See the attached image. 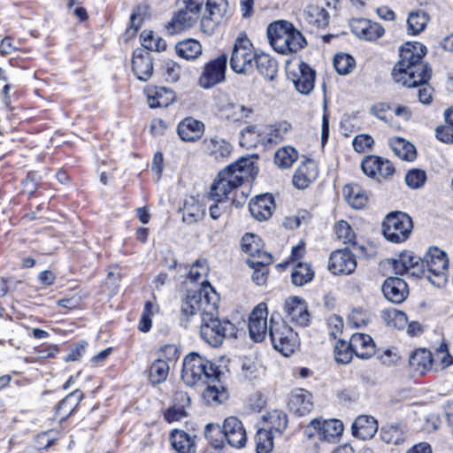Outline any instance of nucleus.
<instances>
[{
    "instance_id": "obj_45",
    "label": "nucleus",
    "mask_w": 453,
    "mask_h": 453,
    "mask_svg": "<svg viewBox=\"0 0 453 453\" xmlns=\"http://www.w3.org/2000/svg\"><path fill=\"white\" fill-rule=\"evenodd\" d=\"M140 38L142 47L148 50L160 52L166 49V42L152 31H142Z\"/></svg>"
},
{
    "instance_id": "obj_18",
    "label": "nucleus",
    "mask_w": 453,
    "mask_h": 453,
    "mask_svg": "<svg viewBox=\"0 0 453 453\" xmlns=\"http://www.w3.org/2000/svg\"><path fill=\"white\" fill-rule=\"evenodd\" d=\"M393 269L396 274L410 273L411 276L418 277L421 273V259L413 255L411 251L401 253L397 258L393 260Z\"/></svg>"
},
{
    "instance_id": "obj_16",
    "label": "nucleus",
    "mask_w": 453,
    "mask_h": 453,
    "mask_svg": "<svg viewBox=\"0 0 453 453\" xmlns=\"http://www.w3.org/2000/svg\"><path fill=\"white\" fill-rule=\"evenodd\" d=\"M285 317L291 322L306 326L310 314L305 301L298 296H290L284 303Z\"/></svg>"
},
{
    "instance_id": "obj_12",
    "label": "nucleus",
    "mask_w": 453,
    "mask_h": 453,
    "mask_svg": "<svg viewBox=\"0 0 453 453\" xmlns=\"http://www.w3.org/2000/svg\"><path fill=\"white\" fill-rule=\"evenodd\" d=\"M290 129L291 125L287 121H283L265 127L250 126L246 132L247 134H257V136L261 141V144L266 146L282 142Z\"/></svg>"
},
{
    "instance_id": "obj_8",
    "label": "nucleus",
    "mask_w": 453,
    "mask_h": 453,
    "mask_svg": "<svg viewBox=\"0 0 453 453\" xmlns=\"http://www.w3.org/2000/svg\"><path fill=\"white\" fill-rule=\"evenodd\" d=\"M256 52L250 39L244 35H239L234 42L229 65L231 69L238 74L250 73L254 66Z\"/></svg>"
},
{
    "instance_id": "obj_57",
    "label": "nucleus",
    "mask_w": 453,
    "mask_h": 453,
    "mask_svg": "<svg viewBox=\"0 0 453 453\" xmlns=\"http://www.w3.org/2000/svg\"><path fill=\"white\" fill-rule=\"evenodd\" d=\"M260 238L253 234H246L242 238V250L250 255V257L256 255L261 248Z\"/></svg>"
},
{
    "instance_id": "obj_47",
    "label": "nucleus",
    "mask_w": 453,
    "mask_h": 453,
    "mask_svg": "<svg viewBox=\"0 0 453 453\" xmlns=\"http://www.w3.org/2000/svg\"><path fill=\"white\" fill-rule=\"evenodd\" d=\"M227 10V2L226 0H207L205 6V17L219 22Z\"/></svg>"
},
{
    "instance_id": "obj_25",
    "label": "nucleus",
    "mask_w": 453,
    "mask_h": 453,
    "mask_svg": "<svg viewBox=\"0 0 453 453\" xmlns=\"http://www.w3.org/2000/svg\"><path fill=\"white\" fill-rule=\"evenodd\" d=\"M144 93L150 108L167 107L175 99L174 92L165 87L150 86L145 88Z\"/></svg>"
},
{
    "instance_id": "obj_37",
    "label": "nucleus",
    "mask_w": 453,
    "mask_h": 453,
    "mask_svg": "<svg viewBox=\"0 0 453 453\" xmlns=\"http://www.w3.org/2000/svg\"><path fill=\"white\" fill-rule=\"evenodd\" d=\"M175 400L182 403L181 406L173 405L170 407L165 412V419L168 423L180 421L183 418L187 417V411L185 410L186 406L189 405V397L184 392H179L175 395Z\"/></svg>"
},
{
    "instance_id": "obj_34",
    "label": "nucleus",
    "mask_w": 453,
    "mask_h": 453,
    "mask_svg": "<svg viewBox=\"0 0 453 453\" xmlns=\"http://www.w3.org/2000/svg\"><path fill=\"white\" fill-rule=\"evenodd\" d=\"M346 201L355 209L365 207L368 197L366 192L357 184H348L343 188Z\"/></svg>"
},
{
    "instance_id": "obj_60",
    "label": "nucleus",
    "mask_w": 453,
    "mask_h": 453,
    "mask_svg": "<svg viewBox=\"0 0 453 453\" xmlns=\"http://www.w3.org/2000/svg\"><path fill=\"white\" fill-rule=\"evenodd\" d=\"M380 435L381 439L388 444L398 445L403 441L402 432L395 426L383 428Z\"/></svg>"
},
{
    "instance_id": "obj_15",
    "label": "nucleus",
    "mask_w": 453,
    "mask_h": 453,
    "mask_svg": "<svg viewBox=\"0 0 453 453\" xmlns=\"http://www.w3.org/2000/svg\"><path fill=\"white\" fill-rule=\"evenodd\" d=\"M314 429L319 439L328 442L334 441L343 432V425L340 420H319L313 419L307 426V430Z\"/></svg>"
},
{
    "instance_id": "obj_1",
    "label": "nucleus",
    "mask_w": 453,
    "mask_h": 453,
    "mask_svg": "<svg viewBox=\"0 0 453 453\" xmlns=\"http://www.w3.org/2000/svg\"><path fill=\"white\" fill-rule=\"evenodd\" d=\"M219 296L212 287L204 285L199 291H188L181 304V312L188 319L200 314V336L212 347L221 345L226 337L235 333L233 323L219 319Z\"/></svg>"
},
{
    "instance_id": "obj_31",
    "label": "nucleus",
    "mask_w": 453,
    "mask_h": 453,
    "mask_svg": "<svg viewBox=\"0 0 453 453\" xmlns=\"http://www.w3.org/2000/svg\"><path fill=\"white\" fill-rule=\"evenodd\" d=\"M196 436H193L183 430L174 429L170 434L169 441L172 447L178 453H195Z\"/></svg>"
},
{
    "instance_id": "obj_53",
    "label": "nucleus",
    "mask_w": 453,
    "mask_h": 453,
    "mask_svg": "<svg viewBox=\"0 0 453 453\" xmlns=\"http://www.w3.org/2000/svg\"><path fill=\"white\" fill-rule=\"evenodd\" d=\"M433 366L435 370L445 369L453 363V357L449 353L447 346L441 344L433 354Z\"/></svg>"
},
{
    "instance_id": "obj_51",
    "label": "nucleus",
    "mask_w": 453,
    "mask_h": 453,
    "mask_svg": "<svg viewBox=\"0 0 453 453\" xmlns=\"http://www.w3.org/2000/svg\"><path fill=\"white\" fill-rule=\"evenodd\" d=\"M208 265L205 260H196L189 269L188 279L192 282H198L201 280L202 286L197 290L199 291L204 285H210L204 280L208 273Z\"/></svg>"
},
{
    "instance_id": "obj_38",
    "label": "nucleus",
    "mask_w": 453,
    "mask_h": 453,
    "mask_svg": "<svg viewBox=\"0 0 453 453\" xmlns=\"http://www.w3.org/2000/svg\"><path fill=\"white\" fill-rule=\"evenodd\" d=\"M259 73L269 81H273L277 73V63L267 54H256L254 60Z\"/></svg>"
},
{
    "instance_id": "obj_32",
    "label": "nucleus",
    "mask_w": 453,
    "mask_h": 453,
    "mask_svg": "<svg viewBox=\"0 0 453 453\" xmlns=\"http://www.w3.org/2000/svg\"><path fill=\"white\" fill-rule=\"evenodd\" d=\"M303 19L311 26L317 28H325L329 24V13L321 5L309 4L303 11Z\"/></svg>"
},
{
    "instance_id": "obj_19",
    "label": "nucleus",
    "mask_w": 453,
    "mask_h": 453,
    "mask_svg": "<svg viewBox=\"0 0 453 453\" xmlns=\"http://www.w3.org/2000/svg\"><path fill=\"white\" fill-rule=\"evenodd\" d=\"M288 408L297 416H305L313 409L312 395L303 388L294 389L288 398Z\"/></svg>"
},
{
    "instance_id": "obj_44",
    "label": "nucleus",
    "mask_w": 453,
    "mask_h": 453,
    "mask_svg": "<svg viewBox=\"0 0 453 453\" xmlns=\"http://www.w3.org/2000/svg\"><path fill=\"white\" fill-rule=\"evenodd\" d=\"M381 318L388 326L397 329L404 328L408 322L406 314L396 309L381 311Z\"/></svg>"
},
{
    "instance_id": "obj_54",
    "label": "nucleus",
    "mask_w": 453,
    "mask_h": 453,
    "mask_svg": "<svg viewBox=\"0 0 453 453\" xmlns=\"http://www.w3.org/2000/svg\"><path fill=\"white\" fill-rule=\"evenodd\" d=\"M157 311V307L151 301L145 303L141 319L139 321L138 329L142 333L150 331L152 325V316Z\"/></svg>"
},
{
    "instance_id": "obj_5",
    "label": "nucleus",
    "mask_w": 453,
    "mask_h": 453,
    "mask_svg": "<svg viewBox=\"0 0 453 453\" xmlns=\"http://www.w3.org/2000/svg\"><path fill=\"white\" fill-rule=\"evenodd\" d=\"M219 376L217 367L209 360L196 353L185 357L182 365L181 378L188 386L198 383L213 382Z\"/></svg>"
},
{
    "instance_id": "obj_48",
    "label": "nucleus",
    "mask_w": 453,
    "mask_h": 453,
    "mask_svg": "<svg viewBox=\"0 0 453 453\" xmlns=\"http://www.w3.org/2000/svg\"><path fill=\"white\" fill-rule=\"evenodd\" d=\"M256 449L257 453H271L273 448V435L267 428H261L257 432Z\"/></svg>"
},
{
    "instance_id": "obj_17",
    "label": "nucleus",
    "mask_w": 453,
    "mask_h": 453,
    "mask_svg": "<svg viewBox=\"0 0 453 453\" xmlns=\"http://www.w3.org/2000/svg\"><path fill=\"white\" fill-rule=\"evenodd\" d=\"M223 432L227 442L232 447L237 449L244 447L247 441V434L242 421L237 418H226L223 424Z\"/></svg>"
},
{
    "instance_id": "obj_39",
    "label": "nucleus",
    "mask_w": 453,
    "mask_h": 453,
    "mask_svg": "<svg viewBox=\"0 0 453 453\" xmlns=\"http://www.w3.org/2000/svg\"><path fill=\"white\" fill-rule=\"evenodd\" d=\"M314 278V272L310 264L299 262L293 269L291 281L295 286L302 287L311 282Z\"/></svg>"
},
{
    "instance_id": "obj_41",
    "label": "nucleus",
    "mask_w": 453,
    "mask_h": 453,
    "mask_svg": "<svg viewBox=\"0 0 453 453\" xmlns=\"http://www.w3.org/2000/svg\"><path fill=\"white\" fill-rule=\"evenodd\" d=\"M207 388L203 392V398L208 404H220L228 398V392L226 389L219 385H210L207 383Z\"/></svg>"
},
{
    "instance_id": "obj_59",
    "label": "nucleus",
    "mask_w": 453,
    "mask_h": 453,
    "mask_svg": "<svg viewBox=\"0 0 453 453\" xmlns=\"http://www.w3.org/2000/svg\"><path fill=\"white\" fill-rule=\"evenodd\" d=\"M150 16L149 8L146 5H139L134 9L130 17L131 27L134 32H136L142 26V22Z\"/></svg>"
},
{
    "instance_id": "obj_62",
    "label": "nucleus",
    "mask_w": 453,
    "mask_h": 453,
    "mask_svg": "<svg viewBox=\"0 0 453 453\" xmlns=\"http://www.w3.org/2000/svg\"><path fill=\"white\" fill-rule=\"evenodd\" d=\"M380 157L377 156H368L366 157L361 164V168L363 172L370 177H376L379 168Z\"/></svg>"
},
{
    "instance_id": "obj_29",
    "label": "nucleus",
    "mask_w": 453,
    "mask_h": 453,
    "mask_svg": "<svg viewBox=\"0 0 453 453\" xmlns=\"http://www.w3.org/2000/svg\"><path fill=\"white\" fill-rule=\"evenodd\" d=\"M352 351L361 359H368L375 353V344L372 337L365 334H354L350 337Z\"/></svg>"
},
{
    "instance_id": "obj_24",
    "label": "nucleus",
    "mask_w": 453,
    "mask_h": 453,
    "mask_svg": "<svg viewBox=\"0 0 453 453\" xmlns=\"http://www.w3.org/2000/svg\"><path fill=\"white\" fill-rule=\"evenodd\" d=\"M203 150L205 154L215 160H224L231 155L232 145L223 138L213 136L203 141Z\"/></svg>"
},
{
    "instance_id": "obj_3",
    "label": "nucleus",
    "mask_w": 453,
    "mask_h": 453,
    "mask_svg": "<svg viewBox=\"0 0 453 453\" xmlns=\"http://www.w3.org/2000/svg\"><path fill=\"white\" fill-rule=\"evenodd\" d=\"M257 169L251 157H241L219 172L218 178L211 187L209 198L220 203L236 190L244 181L253 179Z\"/></svg>"
},
{
    "instance_id": "obj_11",
    "label": "nucleus",
    "mask_w": 453,
    "mask_h": 453,
    "mask_svg": "<svg viewBox=\"0 0 453 453\" xmlns=\"http://www.w3.org/2000/svg\"><path fill=\"white\" fill-rule=\"evenodd\" d=\"M227 56L222 54L204 65L198 78V85L204 89H210L223 82L226 78Z\"/></svg>"
},
{
    "instance_id": "obj_9",
    "label": "nucleus",
    "mask_w": 453,
    "mask_h": 453,
    "mask_svg": "<svg viewBox=\"0 0 453 453\" xmlns=\"http://www.w3.org/2000/svg\"><path fill=\"white\" fill-rule=\"evenodd\" d=\"M413 228L411 217L402 211L389 213L382 222V232L385 238L395 243L405 242Z\"/></svg>"
},
{
    "instance_id": "obj_63",
    "label": "nucleus",
    "mask_w": 453,
    "mask_h": 453,
    "mask_svg": "<svg viewBox=\"0 0 453 453\" xmlns=\"http://www.w3.org/2000/svg\"><path fill=\"white\" fill-rule=\"evenodd\" d=\"M166 80L176 82L180 77V66L173 61H168L164 65Z\"/></svg>"
},
{
    "instance_id": "obj_30",
    "label": "nucleus",
    "mask_w": 453,
    "mask_h": 453,
    "mask_svg": "<svg viewBox=\"0 0 453 453\" xmlns=\"http://www.w3.org/2000/svg\"><path fill=\"white\" fill-rule=\"evenodd\" d=\"M198 19V14L181 6L169 22L167 30L170 34L178 33L187 27H192Z\"/></svg>"
},
{
    "instance_id": "obj_49",
    "label": "nucleus",
    "mask_w": 453,
    "mask_h": 453,
    "mask_svg": "<svg viewBox=\"0 0 453 453\" xmlns=\"http://www.w3.org/2000/svg\"><path fill=\"white\" fill-rule=\"evenodd\" d=\"M335 234L337 239L342 242L344 244H350L355 249L357 243L356 234L353 231L352 227L349 225L348 222L344 220H340L335 224L334 226Z\"/></svg>"
},
{
    "instance_id": "obj_26",
    "label": "nucleus",
    "mask_w": 453,
    "mask_h": 453,
    "mask_svg": "<svg viewBox=\"0 0 453 453\" xmlns=\"http://www.w3.org/2000/svg\"><path fill=\"white\" fill-rule=\"evenodd\" d=\"M274 207L273 197L269 194L257 196L250 203L251 215L259 221L268 219L272 216Z\"/></svg>"
},
{
    "instance_id": "obj_42",
    "label": "nucleus",
    "mask_w": 453,
    "mask_h": 453,
    "mask_svg": "<svg viewBox=\"0 0 453 453\" xmlns=\"http://www.w3.org/2000/svg\"><path fill=\"white\" fill-rule=\"evenodd\" d=\"M170 366L166 360L157 358L155 360L150 367L149 378L152 384H160L166 380L169 373Z\"/></svg>"
},
{
    "instance_id": "obj_6",
    "label": "nucleus",
    "mask_w": 453,
    "mask_h": 453,
    "mask_svg": "<svg viewBox=\"0 0 453 453\" xmlns=\"http://www.w3.org/2000/svg\"><path fill=\"white\" fill-rule=\"evenodd\" d=\"M422 273L437 288L445 286L448 279L449 260L447 254L438 249L432 247L421 259Z\"/></svg>"
},
{
    "instance_id": "obj_13",
    "label": "nucleus",
    "mask_w": 453,
    "mask_h": 453,
    "mask_svg": "<svg viewBox=\"0 0 453 453\" xmlns=\"http://www.w3.org/2000/svg\"><path fill=\"white\" fill-rule=\"evenodd\" d=\"M267 307L265 303L257 304L251 311L249 318V334L255 342H262L269 333L270 326L267 323Z\"/></svg>"
},
{
    "instance_id": "obj_14",
    "label": "nucleus",
    "mask_w": 453,
    "mask_h": 453,
    "mask_svg": "<svg viewBox=\"0 0 453 453\" xmlns=\"http://www.w3.org/2000/svg\"><path fill=\"white\" fill-rule=\"evenodd\" d=\"M356 267V258L349 248L338 250L329 257L328 269L334 274L349 275L355 271Z\"/></svg>"
},
{
    "instance_id": "obj_40",
    "label": "nucleus",
    "mask_w": 453,
    "mask_h": 453,
    "mask_svg": "<svg viewBox=\"0 0 453 453\" xmlns=\"http://www.w3.org/2000/svg\"><path fill=\"white\" fill-rule=\"evenodd\" d=\"M390 146L394 153L401 159L412 161L416 157V150L413 144L402 138H395Z\"/></svg>"
},
{
    "instance_id": "obj_4",
    "label": "nucleus",
    "mask_w": 453,
    "mask_h": 453,
    "mask_svg": "<svg viewBox=\"0 0 453 453\" xmlns=\"http://www.w3.org/2000/svg\"><path fill=\"white\" fill-rule=\"evenodd\" d=\"M267 37L273 50L287 55L303 49L306 41L294 25L286 20H278L269 25Z\"/></svg>"
},
{
    "instance_id": "obj_10",
    "label": "nucleus",
    "mask_w": 453,
    "mask_h": 453,
    "mask_svg": "<svg viewBox=\"0 0 453 453\" xmlns=\"http://www.w3.org/2000/svg\"><path fill=\"white\" fill-rule=\"evenodd\" d=\"M287 75L299 93L308 95L312 91L315 71L304 62L298 60L288 65Z\"/></svg>"
},
{
    "instance_id": "obj_33",
    "label": "nucleus",
    "mask_w": 453,
    "mask_h": 453,
    "mask_svg": "<svg viewBox=\"0 0 453 453\" xmlns=\"http://www.w3.org/2000/svg\"><path fill=\"white\" fill-rule=\"evenodd\" d=\"M433 354L426 349H416L409 358V364L414 372L424 374L433 367Z\"/></svg>"
},
{
    "instance_id": "obj_46",
    "label": "nucleus",
    "mask_w": 453,
    "mask_h": 453,
    "mask_svg": "<svg viewBox=\"0 0 453 453\" xmlns=\"http://www.w3.org/2000/svg\"><path fill=\"white\" fill-rule=\"evenodd\" d=\"M298 152L291 146L279 149L274 155V162L280 168H289L297 160Z\"/></svg>"
},
{
    "instance_id": "obj_7",
    "label": "nucleus",
    "mask_w": 453,
    "mask_h": 453,
    "mask_svg": "<svg viewBox=\"0 0 453 453\" xmlns=\"http://www.w3.org/2000/svg\"><path fill=\"white\" fill-rule=\"evenodd\" d=\"M269 335L273 348L285 357L291 355L299 344L297 334L281 319L271 318Z\"/></svg>"
},
{
    "instance_id": "obj_28",
    "label": "nucleus",
    "mask_w": 453,
    "mask_h": 453,
    "mask_svg": "<svg viewBox=\"0 0 453 453\" xmlns=\"http://www.w3.org/2000/svg\"><path fill=\"white\" fill-rule=\"evenodd\" d=\"M318 176L317 166L314 161L309 159L303 162L296 169L293 184L297 188L303 189L307 188Z\"/></svg>"
},
{
    "instance_id": "obj_35",
    "label": "nucleus",
    "mask_w": 453,
    "mask_h": 453,
    "mask_svg": "<svg viewBox=\"0 0 453 453\" xmlns=\"http://www.w3.org/2000/svg\"><path fill=\"white\" fill-rule=\"evenodd\" d=\"M82 398L83 393L78 389L67 395L57 407V413L60 418H67L77 408Z\"/></svg>"
},
{
    "instance_id": "obj_52",
    "label": "nucleus",
    "mask_w": 453,
    "mask_h": 453,
    "mask_svg": "<svg viewBox=\"0 0 453 453\" xmlns=\"http://www.w3.org/2000/svg\"><path fill=\"white\" fill-rule=\"evenodd\" d=\"M428 22V16L425 12H411L407 19L408 30L412 35H418L425 29Z\"/></svg>"
},
{
    "instance_id": "obj_61",
    "label": "nucleus",
    "mask_w": 453,
    "mask_h": 453,
    "mask_svg": "<svg viewBox=\"0 0 453 453\" xmlns=\"http://www.w3.org/2000/svg\"><path fill=\"white\" fill-rule=\"evenodd\" d=\"M273 262V257L270 253L263 251L261 248L256 255L247 259V264L250 267L265 266L267 267Z\"/></svg>"
},
{
    "instance_id": "obj_2",
    "label": "nucleus",
    "mask_w": 453,
    "mask_h": 453,
    "mask_svg": "<svg viewBox=\"0 0 453 453\" xmlns=\"http://www.w3.org/2000/svg\"><path fill=\"white\" fill-rule=\"evenodd\" d=\"M426 51V47L418 42L403 45L400 58L392 71L394 81L408 88L428 81L432 71L422 61Z\"/></svg>"
},
{
    "instance_id": "obj_22",
    "label": "nucleus",
    "mask_w": 453,
    "mask_h": 453,
    "mask_svg": "<svg viewBox=\"0 0 453 453\" xmlns=\"http://www.w3.org/2000/svg\"><path fill=\"white\" fill-rule=\"evenodd\" d=\"M132 70L139 81H147L153 73V63L150 55L141 49L134 51Z\"/></svg>"
},
{
    "instance_id": "obj_50",
    "label": "nucleus",
    "mask_w": 453,
    "mask_h": 453,
    "mask_svg": "<svg viewBox=\"0 0 453 453\" xmlns=\"http://www.w3.org/2000/svg\"><path fill=\"white\" fill-rule=\"evenodd\" d=\"M334 359L337 363L347 365L349 364L353 355H355L354 351H352V345L349 342H346L343 340H339L334 346Z\"/></svg>"
},
{
    "instance_id": "obj_56",
    "label": "nucleus",
    "mask_w": 453,
    "mask_h": 453,
    "mask_svg": "<svg viewBox=\"0 0 453 453\" xmlns=\"http://www.w3.org/2000/svg\"><path fill=\"white\" fill-rule=\"evenodd\" d=\"M228 109L231 111L228 113L227 118L234 122L246 120L253 112L251 108L239 104H229Z\"/></svg>"
},
{
    "instance_id": "obj_43",
    "label": "nucleus",
    "mask_w": 453,
    "mask_h": 453,
    "mask_svg": "<svg viewBox=\"0 0 453 453\" xmlns=\"http://www.w3.org/2000/svg\"><path fill=\"white\" fill-rule=\"evenodd\" d=\"M265 420L268 425L267 429L272 431V434L275 433L281 434L288 425L287 414L284 411L279 410L270 411L265 417Z\"/></svg>"
},
{
    "instance_id": "obj_27",
    "label": "nucleus",
    "mask_w": 453,
    "mask_h": 453,
    "mask_svg": "<svg viewBox=\"0 0 453 453\" xmlns=\"http://www.w3.org/2000/svg\"><path fill=\"white\" fill-rule=\"evenodd\" d=\"M352 434L361 440L372 439L378 430L376 419L372 416H358L352 424Z\"/></svg>"
},
{
    "instance_id": "obj_21",
    "label": "nucleus",
    "mask_w": 453,
    "mask_h": 453,
    "mask_svg": "<svg viewBox=\"0 0 453 453\" xmlns=\"http://www.w3.org/2000/svg\"><path fill=\"white\" fill-rule=\"evenodd\" d=\"M352 32L359 38L367 41H375L384 35V28L377 22L365 19H354L351 22Z\"/></svg>"
},
{
    "instance_id": "obj_64",
    "label": "nucleus",
    "mask_w": 453,
    "mask_h": 453,
    "mask_svg": "<svg viewBox=\"0 0 453 453\" xmlns=\"http://www.w3.org/2000/svg\"><path fill=\"white\" fill-rule=\"evenodd\" d=\"M435 135L440 141L449 143L453 142V124L440 126L435 130Z\"/></svg>"
},
{
    "instance_id": "obj_58",
    "label": "nucleus",
    "mask_w": 453,
    "mask_h": 453,
    "mask_svg": "<svg viewBox=\"0 0 453 453\" xmlns=\"http://www.w3.org/2000/svg\"><path fill=\"white\" fill-rule=\"evenodd\" d=\"M426 180V172L420 169H411L405 176L406 185L411 188H421Z\"/></svg>"
},
{
    "instance_id": "obj_20",
    "label": "nucleus",
    "mask_w": 453,
    "mask_h": 453,
    "mask_svg": "<svg viewBox=\"0 0 453 453\" xmlns=\"http://www.w3.org/2000/svg\"><path fill=\"white\" fill-rule=\"evenodd\" d=\"M382 292L394 303H403L409 295L407 283L398 277L388 278L382 285Z\"/></svg>"
},
{
    "instance_id": "obj_36",
    "label": "nucleus",
    "mask_w": 453,
    "mask_h": 453,
    "mask_svg": "<svg viewBox=\"0 0 453 453\" xmlns=\"http://www.w3.org/2000/svg\"><path fill=\"white\" fill-rule=\"evenodd\" d=\"M179 57L187 59H196L202 54V45L194 39H187L178 42L175 46Z\"/></svg>"
},
{
    "instance_id": "obj_23",
    "label": "nucleus",
    "mask_w": 453,
    "mask_h": 453,
    "mask_svg": "<svg viewBox=\"0 0 453 453\" xmlns=\"http://www.w3.org/2000/svg\"><path fill=\"white\" fill-rule=\"evenodd\" d=\"M204 129L205 127L202 121L188 117L179 123L177 133L182 141L195 142L201 139Z\"/></svg>"
},
{
    "instance_id": "obj_55",
    "label": "nucleus",
    "mask_w": 453,
    "mask_h": 453,
    "mask_svg": "<svg viewBox=\"0 0 453 453\" xmlns=\"http://www.w3.org/2000/svg\"><path fill=\"white\" fill-rule=\"evenodd\" d=\"M334 65L339 74L345 75L355 66V59L348 54H337L334 58Z\"/></svg>"
}]
</instances>
